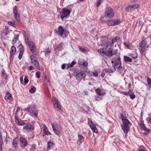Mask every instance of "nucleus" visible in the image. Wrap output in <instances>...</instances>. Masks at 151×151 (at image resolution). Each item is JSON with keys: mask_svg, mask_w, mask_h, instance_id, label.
I'll return each mask as SVG.
<instances>
[{"mask_svg": "<svg viewBox=\"0 0 151 151\" xmlns=\"http://www.w3.org/2000/svg\"><path fill=\"white\" fill-rule=\"evenodd\" d=\"M104 17L108 19L113 17V11L112 8L109 7L106 8L104 13Z\"/></svg>", "mask_w": 151, "mask_h": 151, "instance_id": "f257e3e1", "label": "nucleus"}, {"mask_svg": "<svg viewBox=\"0 0 151 151\" xmlns=\"http://www.w3.org/2000/svg\"><path fill=\"white\" fill-rule=\"evenodd\" d=\"M52 125L54 132L57 135H60L61 129L60 126L58 124H52Z\"/></svg>", "mask_w": 151, "mask_h": 151, "instance_id": "f03ea898", "label": "nucleus"}, {"mask_svg": "<svg viewBox=\"0 0 151 151\" xmlns=\"http://www.w3.org/2000/svg\"><path fill=\"white\" fill-rule=\"evenodd\" d=\"M24 111H27L30 113L32 114L36 117H37L38 111L35 107H29L24 109Z\"/></svg>", "mask_w": 151, "mask_h": 151, "instance_id": "7ed1b4c3", "label": "nucleus"}, {"mask_svg": "<svg viewBox=\"0 0 151 151\" xmlns=\"http://www.w3.org/2000/svg\"><path fill=\"white\" fill-rule=\"evenodd\" d=\"M115 60L116 61L115 63L114 68L115 69L118 68V69L119 70L122 68V67L121 66V63L120 61V58L119 54H118L117 57L115 58Z\"/></svg>", "mask_w": 151, "mask_h": 151, "instance_id": "20e7f679", "label": "nucleus"}, {"mask_svg": "<svg viewBox=\"0 0 151 151\" xmlns=\"http://www.w3.org/2000/svg\"><path fill=\"white\" fill-rule=\"evenodd\" d=\"M70 13V10L67 9L66 8H63L62 12H60L62 20H63L64 18L68 16Z\"/></svg>", "mask_w": 151, "mask_h": 151, "instance_id": "39448f33", "label": "nucleus"}, {"mask_svg": "<svg viewBox=\"0 0 151 151\" xmlns=\"http://www.w3.org/2000/svg\"><path fill=\"white\" fill-rule=\"evenodd\" d=\"M13 12L14 18L17 21H20V15L18 11L17 8L15 6L13 9Z\"/></svg>", "mask_w": 151, "mask_h": 151, "instance_id": "423d86ee", "label": "nucleus"}, {"mask_svg": "<svg viewBox=\"0 0 151 151\" xmlns=\"http://www.w3.org/2000/svg\"><path fill=\"white\" fill-rule=\"evenodd\" d=\"M52 101L54 108L57 110H60L61 109L60 105L59 104L58 100L55 97H52Z\"/></svg>", "mask_w": 151, "mask_h": 151, "instance_id": "0eeeda50", "label": "nucleus"}, {"mask_svg": "<svg viewBox=\"0 0 151 151\" xmlns=\"http://www.w3.org/2000/svg\"><path fill=\"white\" fill-rule=\"evenodd\" d=\"M34 129V127L30 124L28 123L23 127V129L27 132L32 131Z\"/></svg>", "mask_w": 151, "mask_h": 151, "instance_id": "6e6552de", "label": "nucleus"}, {"mask_svg": "<svg viewBox=\"0 0 151 151\" xmlns=\"http://www.w3.org/2000/svg\"><path fill=\"white\" fill-rule=\"evenodd\" d=\"M139 7V5L137 4H134L130 5L126 8V10L128 11L135 10Z\"/></svg>", "mask_w": 151, "mask_h": 151, "instance_id": "1a4fd4ad", "label": "nucleus"}, {"mask_svg": "<svg viewBox=\"0 0 151 151\" xmlns=\"http://www.w3.org/2000/svg\"><path fill=\"white\" fill-rule=\"evenodd\" d=\"M67 31L65 29L63 28L62 26H60L58 28V34L60 35L61 37H62L64 33L65 34H67Z\"/></svg>", "mask_w": 151, "mask_h": 151, "instance_id": "9d476101", "label": "nucleus"}, {"mask_svg": "<svg viewBox=\"0 0 151 151\" xmlns=\"http://www.w3.org/2000/svg\"><path fill=\"white\" fill-rule=\"evenodd\" d=\"M86 74L83 71L79 72L76 76V78L78 80L81 79L85 78Z\"/></svg>", "mask_w": 151, "mask_h": 151, "instance_id": "9b49d317", "label": "nucleus"}, {"mask_svg": "<svg viewBox=\"0 0 151 151\" xmlns=\"http://www.w3.org/2000/svg\"><path fill=\"white\" fill-rule=\"evenodd\" d=\"M20 140L21 142V146L22 147H24L27 145L26 139L22 137H21L20 138Z\"/></svg>", "mask_w": 151, "mask_h": 151, "instance_id": "f8f14e48", "label": "nucleus"}, {"mask_svg": "<svg viewBox=\"0 0 151 151\" xmlns=\"http://www.w3.org/2000/svg\"><path fill=\"white\" fill-rule=\"evenodd\" d=\"M129 126L124 125V126H122V129L124 131V132L125 134H127L128 133V131L129 130Z\"/></svg>", "mask_w": 151, "mask_h": 151, "instance_id": "ddd939ff", "label": "nucleus"}, {"mask_svg": "<svg viewBox=\"0 0 151 151\" xmlns=\"http://www.w3.org/2000/svg\"><path fill=\"white\" fill-rule=\"evenodd\" d=\"M5 99L7 101L9 100L10 101H12V97L11 94L9 93H8L6 94L5 96Z\"/></svg>", "mask_w": 151, "mask_h": 151, "instance_id": "4468645a", "label": "nucleus"}, {"mask_svg": "<svg viewBox=\"0 0 151 151\" xmlns=\"http://www.w3.org/2000/svg\"><path fill=\"white\" fill-rule=\"evenodd\" d=\"M139 45L140 47H147L148 46L147 42L145 40H142Z\"/></svg>", "mask_w": 151, "mask_h": 151, "instance_id": "2eb2a0df", "label": "nucleus"}, {"mask_svg": "<svg viewBox=\"0 0 151 151\" xmlns=\"http://www.w3.org/2000/svg\"><path fill=\"white\" fill-rule=\"evenodd\" d=\"M15 122L17 124L19 125H24L25 124V123L23 121L19 120L18 118L16 119Z\"/></svg>", "mask_w": 151, "mask_h": 151, "instance_id": "dca6fc26", "label": "nucleus"}, {"mask_svg": "<svg viewBox=\"0 0 151 151\" xmlns=\"http://www.w3.org/2000/svg\"><path fill=\"white\" fill-rule=\"evenodd\" d=\"M26 43L28 45L29 47H34L35 46V44L31 41L28 40V39L27 38V40L26 41Z\"/></svg>", "mask_w": 151, "mask_h": 151, "instance_id": "f3484780", "label": "nucleus"}, {"mask_svg": "<svg viewBox=\"0 0 151 151\" xmlns=\"http://www.w3.org/2000/svg\"><path fill=\"white\" fill-rule=\"evenodd\" d=\"M44 128L43 132L45 135H49L50 134L47 127L45 125H44Z\"/></svg>", "mask_w": 151, "mask_h": 151, "instance_id": "a211bd4d", "label": "nucleus"}, {"mask_svg": "<svg viewBox=\"0 0 151 151\" xmlns=\"http://www.w3.org/2000/svg\"><path fill=\"white\" fill-rule=\"evenodd\" d=\"M90 126L93 132L96 133L97 132L98 130L96 126L93 124L92 122L91 124H90Z\"/></svg>", "mask_w": 151, "mask_h": 151, "instance_id": "6ab92c4d", "label": "nucleus"}, {"mask_svg": "<svg viewBox=\"0 0 151 151\" xmlns=\"http://www.w3.org/2000/svg\"><path fill=\"white\" fill-rule=\"evenodd\" d=\"M18 144V138H15L12 144L15 148L17 147Z\"/></svg>", "mask_w": 151, "mask_h": 151, "instance_id": "aec40b11", "label": "nucleus"}, {"mask_svg": "<svg viewBox=\"0 0 151 151\" xmlns=\"http://www.w3.org/2000/svg\"><path fill=\"white\" fill-rule=\"evenodd\" d=\"M32 63L36 67L37 69L40 70V66L39 63L37 60V59L35 61H33V62H32Z\"/></svg>", "mask_w": 151, "mask_h": 151, "instance_id": "412c9836", "label": "nucleus"}, {"mask_svg": "<svg viewBox=\"0 0 151 151\" xmlns=\"http://www.w3.org/2000/svg\"><path fill=\"white\" fill-rule=\"evenodd\" d=\"M78 63L79 65H81L83 66H86L87 65V63L83 59H81L79 60Z\"/></svg>", "mask_w": 151, "mask_h": 151, "instance_id": "4be33fe9", "label": "nucleus"}, {"mask_svg": "<svg viewBox=\"0 0 151 151\" xmlns=\"http://www.w3.org/2000/svg\"><path fill=\"white\" fill-rule=\"evenodd\" d=\"M124 58L125 62H129L131 63L132 61V59L129 57L124 56Z\"/></svg>", "mask_w": 151, "mask_h": 151, "instance_id": "5701e85b", "label": "nucleus"}, {"mask_svg": "<svg viewBox=\"0 0 151 151\" xmlns=\"http://www.w3.org/2000/svg\"><path fill=\"white\" fill-rule=\"evenodd\" d=\"M98 52L99 53L105 54V53H106V48L105 49L104 48H101L98 50Z\"/></svg>", "mask_w": 151, "mask_h": 151, "instance_id": "b1692460", "label": "nucleus"}, {"mask_svg": "<svg viewBox=\"0 0 151 151\" xmlns=\"http://www.w3.org/2000/svg\"><path fill=\"white\" fill-rule=\"evenodd\" d=\"M105 54H106L109 56H111L113 55L112 50H111L110 48L108 49L107 50H106V53H105Z\"/></svg>", "mask_w": 151, "mask_h": 151, "instance_id": "393cba45", "label": "nucleus"}, {"mask_svg": "<svg viewBox=\"0 0 151 151\" xmlns=\"http://www.w3.org/2000/svg\"><path fill=\"white\" fill-rule=\"evenodd\" d=\"M123 124L122 126H124L126 125L130 126L131 125V123L129 120L123 121Z\"/></svg>", "mask_w": 151, "mask_h": 151, "instance_id": "a878e982", "label": "nucleus"}, {"mask_svg": "<svg viewBox=\"0 0 151 151\" xmlns=\"http://www.w3.org/2000/svg\"><path fill=\"white\" fill-rule=\"evenodd\" d=\"M110 71H111V73L112 72V71L110 70V69H105L102 72V74H101V76L102 77H103L105 74V73H106V72H109Z\"/></svg>", "mask_w": 151, "mask_h": 151, "instance_id": "bb28decb", "label": "nucleus"}, {"mask_svg": "<svg viewBox=\"0 0 151 151\" xmlns=\"http://www.w3.org/2000/svg\"><path fill=\"white\" fill-rule=\"evenodd\" d=\"M96 91L98 94L100 96L104 95L105 94V92H102L101 93H100L101 90L99 88H97L96 90Z\"/></svg>", "mask_w": 151, "mask_h": 151, "instance_id": "cd10ccee", "label": "nucleus"}, {"mask_svg": "<svg viewBox=\"0 0 151 151\" xmlns=\"http://www.w3.org/2000/svg\"><path fill=\"white\" fill-rule=\"evenodd\" d=\"M121 118L122 119V122L126 120H128L125 115V114H121Z\"/></svg>", "mask_w": 151, "mask_h": 151, "instance_id": "c85d7f7f", "label": "nucleus"}, {"mask_svg": "<svg viewBox=\"0 0 151 151\" xmlns=\"http://www.w3.org/2000/svg\"><path fill=\"white\" fill-rule=\"evenodd\" d=\"M54 145V143L52 142H48L47 143V148L49 150L50 149L51 147H52Z\"/></svg>", "mask_w": 151, "mask_h": 151, "instance_id": "c756f323", "label": "nucleus"}, {"mask_svg": "<svg viewBox=\"0 0 151 151\" xmlns=\"http://www.w3.org/2000/svg\"><path fill=\"white\" fill-rule=\"evenodd\" d=\"M36 88L34 86H32L29 90V92L31 93H34L36 91Z\"/></svg>", "mask_w": 151, "mask_h": 151, "instance_id": "7c9ffc66", "label": "nucleus"}, {"mask_svg": "<svg viewBox=\"0 0 151 151\" xmlns=\"http://www.w3.org/2000/svg\"><path fill=\"white\" fill-rule=\"evenodd\" d=\"M16 51V48H11V50L10 52V54L11 55V56H12L14 54Z\"/></svg>", "mask_w": 151, "mask_h": 151, "instance_id": "2f4dec72", "label": "nucleus"}, {"mask_svg": "<svg viewBox=\"0 0 151 151\" xmlns=\"http://www.w3.org/2000/svg\"><path fill=\"white\" fill-rule=\"evenodd\" d=\"M122 20L120 19L114 20V25L118 24L122 22Z\"/></svg>", "mask_w": 151, "mask_h": 151, "instance_id": "473e14b6", "label": "nucleus"}, {"mask_svg": "<svg viewBox=\"0 0 151 151\" xmlns=\"http://www.w3.org/2000/svg\"><path fill=\"white\" fill-rule=\"evenodd\" d=\"M24 52V50L23 49H21L18 58L19 59H21L22 57V54Z\"/></svg>", "mask_w": 151, "mask_h": 151, "instance_id": "72a5a7b5", "label": "nucleus"}, {"mask_svg": "<svg viewBox=\"0 0 151 151\" xmlns=\"http://www.w3.org/2000/svg\"><path fill=\"white\" fill-rule=\"evenodd\" d=\"M30 58L32 62H33V61H35L37 59L35 56L33 55H31Z\"/></svg>", "mask_w": 151, "mask_h": 151, "instance_id": "f704fd0d", "label": "nucleus"}, {"mask_svg": "<svg viewBox=\"0 0 151 151\" xmlns=\"http://www.w3.org/2000/svg\"><path fill=\"white\" fill-rule=\"evenodd\" d=\"M78 137L79 138V141L80 142V143L83 142L84 138L82 135L78 134Z\"/></svg>", "mask_w": 151, "mask_h": 151, "instance_id": "c9c22d12", "label": "nucleus"}, {"mask_svg": "<svg viewBox=\"0 0 151 151\" xmlns=\"http://www.w3.org/2000/svg\"><path fill=\"white\" fill-rule=\"evenodd\" d=\"M30 50L35 55H36V52L35 48H30Z\"/></svg>", "mask_w": 151, "mask_h": 151, "instance_id": "e433bc0d", "label": "nucleus"}, {"mask_svg": "<svg viewBox=\"0 0 151 151\" xmlns=\"http://www.w3.org/2000/svg\"><path fill=\"white\" fill-rule=\"evenodd\" d=\"M147 81L148 84L150 88L151 87V78H147Z\"/></svg>", "mask_w": 151, "mask_h": 151, "instance_id": "4c0bfd02", "label": "nucleus"}, {"mask_svg": "<svg viewBox=\"0 0 151 151\" xmlns=\"http://www.w3.org/2000/svg\"><path fill=\"white\" fill-rule=\"evenodd\" d=\"M8 24L11 25L12 26L14 27H15L16 26V24H15L14 22H8Z\"/></svg>", "mask_w": 151, "mask_h": 151, "instance_id": "58836bf2", "label": "nucleus"}, {"mask_svg": "<svg viewBox=\"0 0 151 151\" xmlns=\"http://www.w3.org/2000/svg\"><path fill=\"white\" fill-rule=\"evenodd\" d=\"M108 44L109 43H107V42H106V43L102 44L101 46L104 47H108V46H111V43L109 44V45Z\"/></svg>", "mask_w": 151, "mask_h": 151, "instance_id": "ea45409f", "label": "nucleus"}, {"mask_svg": "<svg viewBox=\"0 0 151 151\" xmlns=\"http://www.w3.org/2000/svg\"><path fill=\"white\" fill-rule=\"evenodd\" d=\"M75 63H76L74 61H73L71 63V64H70V66H69L70 64H68V68H70L74 66V65L75 64Z\"/></svg>", "mask_w": 151, "mask_h": 151, "instance_id": "a19ab883", "label": "nucleus"}, {"mask_svg": "<svg viewBox=\"0 0 151 151\" xmlns=\"http://www.w3.org/2000/svg\"><path fill=\"white\" fill-rule=\"evenodd\" d=\"M108 24L110 26L113 25V22L112 21H109L108 22Z\"/></svg>", "mask_w": 151, "mask_h": 151, "instance_id": "79ce46f5", "label": "nucleus"}, {"mask_svg": "<svg viewBox=\"0 0 151 151\" xmlns=\"http://www.w3.org/2000/svg\"><path fill=\"white\" fill-rule=\"evenodd\" d=\"M24 83L26 84L28 83L29 80L28 79V77L27 76H25L24 79Z\"/></svg>", "mask_w": 151, "mask_h": 151, "instance_id": "37998d69", "label": "nucleus"}, {"mask_svg": "<svg viewBox=\"0 0 151 151\" xmlns=\"http://www.w3.org/2000/svg\"><path fill=\"white\" fill-rule=\"evenodd\" d=\"M36 76L37 78H39L40 77V73L39 71H37L36 73Z\"/></svg>", "mask_w": 151, "mask_h": 151, "instance_id": "c03bdc74", "label": "nucleus"}, {"mask_svg": "<svg viewBox=\"0 0 151 151\" xmlns=\"http://www.w3.org/2000/svg\"><path fill=\"white\" fill-rule=\"evenodd\" d=\"M79 49L80 50V51L83 52H87V50L85 48H79Z\"/></svg>", "mask_w": 151, "mask_h": 151, "instance_id": "a18cd8bd", "label": "nucleus"}, {"mask_svg": "<svg viewBox=\"0 0 151 151\" xmlns=\"http://www.w3.org/2000/svg\"><path fill=\"white\" fill-rule=\"evenodd\" d=\"M3 32L6 35H7L9 32L8 31L7 29H6L3 30Z\"/></svg>", "mask_w": 151, "mask_h": 151, "instance_id": "49530a36", "label": "nucleus"}, {"mask_svg": "<svg viewBox=\"0 0 151 151\" xmlns=\"http://www.w3.org/2000/svg\"><path fill=\"white\" fill-rule=\"evenodd\" d=\"M130 98L132 99H134L135 97V95L134 94H130Z\"/></svg>", "mask_w": 151, "mask_h": 151, "instance_id": "de8ad7c7", "label": "nucleus"}, {"mask_svg": "<svg viewBox=\"0 0 151 151\" xmlns=\"http://www.w3.org/2000/svg\"><path fill=\"white\" fill-rule=\"evenodd\" d=\"M101 3V0H97V2L96 4V6L98 7L99 6V5Z\"/></svg>", "mask_w": 151, "mask_h": 151, "instance_id": "09e8293b", "label": "nucleus"}, {"mask_svg": "<svg viewBox=\"0 0 151 151\" xmlns=\"http://www.w3.org/2000/svg\"><path fill=\"white\" fill-rule=\"evenodd\" d=\"M140 48V51L141 53H142V52H144L146 50V48Z\"/></svg>", "mask_w": 151, "mask_h": 151, "instance_id": "8fccbe9b", "label": "nucleus"}, {"mask_svg": "<svg viewBox=\"0 0 151 151\" xmlns=\"http://www.w3.org/2000/svg\"><path fill=\"white\" fill-rule=\"evenodd\" d=\"M120 39L118 37H116L115 39H114V42L115 41L116 42L117 41H120Z\"/></svg>", "mask_w": 151, "mask_h": 151, "instance_id": "3c124183", "label": "nucleus"}, {"mask_svg": "<svg viewBox=\"0 0 151 151\" xmlns=\"http://www.w3.org/2000/svg\"><path fill=\"white\" fill-rule=\"evenodd\" d=\"M124 44L125 46L127 47H130V45L128 43L125 42L124 43Z\"/></svg>", "mask_w": 151, "mask_h": 151, "instance_id": "603ef678", "label": "nucleus"}, {"mask_svg": "<svg viewBox=\"0 0 151 151\" xmlns=\"http://www.w3.org/2000/svg\"><path fill=\"white\" fill-rule=\"evenodd\" d=\"M45 82L46 84L48 86H50V83L49 81H47Z\"/></svg>", "mask_w": 151, "mask_h": 151, "instance_id": "864d4df0", "label": "nucleus"}, {"mask_svg": "<svg viewBox=\"0 0 151 151\" xmlns=\"http://www.w3.org/2000/svg\"><path fill=\"white\" fill-rule=\"evenodd\" d=\"M50 52V51L49 49L46 51L45 54V55H48Z\"/></svg>", "mask_w": 151, "mask_h": 151, "instance_id": "5fc2aeb1", "label": "nucleus"}, {"mask_svg": "<svg viewBox=\"0 0 151 151\" xmlns=\"http://www.w3.org/2000/svg\"><path fill=\"white\" fill-rule=\"evenodd\" d=\"M20 81L21 83L23 84V78L22 76H21L20 77Z\"/></svg>", "mask_w": 151, "mask_h": 151, "instance_id": "6e6d98bb", "label": "nucleus"}, {"mask_svg": "<svg viewBox=\"0 0 151 151\" xmlns=\"http://www.w3.org/2000/svg\"><path fill=\"white\" fill-rule=\"evenodd\" d=\"M92 75L95 76H98V73L97 72H95L93 73Z\"/></svg>", "mask_w": 151, "mask_h": 151, "instance_id": "4d7b16f0", "label": "nucleus"}, {"mask_svg": "<svg viewBox=\"0 0 151 151\" xmlns=\"http://www.w3.org/2000/svg\"><path fill=\"white\" fill-rule=\"evenodd\" d=\"M132 57L134 59H135L137 58V54H136V55H135L134 56H132Z\"/></svg>", "mask_w": 151, "mask_h": 151, "instance_id": "13d9d810", "label": "nucleus"}, {"mask_svg": "<svg viewBox=\"0 0 151 151\" xmlns=\"http://www.w3.org/2000/svg\"><path fill=\"white\" fill-rule=\"evenodd\" d=\"M110 70L112 71V72L111 73V72L110 71H109V72H106V73L109 74V75H110V76L111 75V74H112L113 73V72L112 70L110 69Z\"/></svg>", "mask_w": 151, "mask_h": 151, "instance_id": "bf43d9fd", "label": "nucleus"}, {"mask_svg": "<svg viewBox=\"0 0 151 151\" xmlns=\"http://www.w3.org/2000/svg\"><path fill=\"white\" fill-rule=\"evenodd\" d=\"M65 67V64H63L62 65L61 68L62 69H64Z\"/></svg>", "mask_w": 151, "mask_h": 151, "instance_id": "052dcab7", "label": "nucleus"}, {"mask_svg": "<svg viewBox=\"0 0 151 151\" xmlns=\"http://www.w3.org/2000/svg\"><path fill=\"white\" fill-rule=\"evenodd\" d=\"M123 93L124 95L128 96V95L129 94V93L127 92H123Z\"/></svg>", "mask_w": 151, "mask_h": 151, "instance_id": "680f3d73", "label": "nucleus"}, {"mask_svg": "<svg viewBox=\"0 0 151 151\" xmlns=\"http://www.w3.org/2000/svg\"><path fill=\"white\" fill-rule=\"evenodd\" d=\"M19 38V35H17L16 37H15L14 38V40H13V41H14V40H17L18 39V38Z\"/></svg>", "mask_w": 151, "mask_h": 151, "instance_id": "e2e57ef3", "label": "nucleus"}, {"mask_svg": "<svg viewBox=\"0 0 151 151\" xmlns=\"http://www.w3.org/2000/svg\"><path fill=\"white\" fill-rule=\"evenodd\" d=\"M44 81H45V82H46L47 81H49L47 79V77L46 76L45 77Z\"/></svg>", "mask_w": 151, "mask_h": 151, "instance_id": "0e129e2a", "label": "nucleus"}, {"mask_svg": "<svg viewBox=\"0 0 151 151\" xmlns=\"http://www.w3.org/2000/svg\"><path fill=\"white\" fill-rule=\"evenodd\" d=\"M33 66H30L29 68V70H33Z\"/></svg>", "mask_w": 151, "mask_h": 151, "instance_id": "69168bd1", "label": "nucleus"}, {"mask_svg": "<svg viewBox=\"0 0 151 151\" xmlns=\"http://www.w3.org/2000/svg\"><path fill=\"white\" fill-rule=\"evenodd\" d=\"M116 54H117V50H116L115 51H114V55L116 54Z\"/></svg>", "mask_w": 151, "mask_h": 151, "instance_id": "338daca9", "label": "nucleus"}, {"mask_svg": "<svg viewBox=\"0 0 151 151\" xmlns=\"http://www.w3.org/2000/svg\"><path fill=\"white\" fill-rule=\"evenodd\" d=\"M101 38H102V39H103L104 38H105L106 39V36H102L101 37Z\"/></svg>", "mask_w": 151, "mask_h": 151, "instance_id": "774afa93", "label": "nucleus"}]
</instances>
